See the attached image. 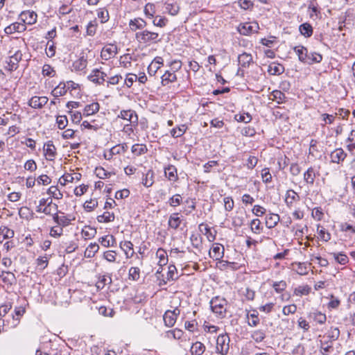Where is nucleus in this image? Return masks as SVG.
Here are the masks:
<instances>
[{
    "label": "nucleus",
    "mask_w": 355,
    "mask_h": 355,
    "mask_svg": "<svg viewBox=\"0 0 355 355\" xmlns=\"http://www.w3.org/2000/svg\"><path fill=\"white\" fill-rule=\"evenodd\" d=\"M269 285L272 290V293L277 295L281 302H286L291 299V295L288 291V283L286 280H271Z\"/></svg>",
    "instance_id": "nucleus-1"
},
{
    "label": "nucleus",
    "mask_w": 355,
    "mask_h": 355,
    "mask_svg": "<svg viewBox=\"0 0 355 355\" xmlns=\"http://www.w3.org/2000/svg\"><path fill=\"white\" fill-rule=\"evenodd\" d=\"M135 38L139 43L146 45L156 44L162 40L158 33L150 31L147 29L136 33Z\"/></svg>",
    "instance_id": "nucleus-2"
},
{
    "label": "nucleus",
    "mask_w": 355,
    "mask_h": 355,
    "mask_svg": "<svg viewBox=\"0 0 355 355\" xmlns=\"http://www.w3.org/2000/svg\"><path fill=\"white\" fill-rule=\"evenodd\" d=\"M210 307L214 313L220 318L225 317L227 311V301L224 298L215 297L210 301Z\"/></svg>",
    "instance_id": "nucleus-3"
},
{
    "label": "nucleus",
    "mask_w": 355,
    "mask_h": 355,
    "mask_svg": "<svg viewBox=\"0 0 355 355\" xmlns=\"http://www.w3.org/2000/svg\"><path fill=\"white\" fill-rule=\"evenodd\" d=\"M320 166H310L303 173V181L308 187H313L317 178L320 176Z\"/></svg>",
    "instance_id": "nucleus-4"
},
{
    "label": "nucleus",
    "mask_w": 355,
    "mask_h": 355,
    "mask_svg": "<svg viewBox=\"0 0 355 355\" xmlns=\"http://www.w3.org/2000/svg\"><path fill=\"white\" fill-rule=\"evenodd\" d=\"M259 25L256 21L240 23L237 26V31L242 35L249 36L257 33Z\"/></svg>",
    "instance_id": "nucleus-5"
},
{
    "label": "nucleus",
    "mask_w": 355,
    "mask_h": 355,
    "mask_svg": "<svg viewBox=\"0 0 355 355\" xmlns=\"http://www.w3.org/2000/svg\"><path fill=\"white\" fill-rule=\"evenodd\" d=\"M311 266V263L308 261H293L291 263L290 268L300 276H306L309 274Z\"/></svg>",
    "instance_id": "nucleus-6"
},
{
    "label": "nucleus",
    "mask_w": 355,
    "mask_h": 355,
    "mask_svg": "<svg viewBox=\"0 0 355 355\" xmlns=\"http://www.w3.org/2000/svg\"><path fill=\"white\" fill-rule=\"evenodd\" d=\"M300 201V195L293 189H288L284 196V202L288 209L295 208Z\"/></svg>",
    "instance_id": "nucleus-7"
},
{
    "label": "nucleus",
    "mask_w": 355,
    "mask_h": 355,
    "mask_svg": "<svg viewBox=\"0 0 355 355\" xmlns=\"http://www.w3.org/2000/svg\"><path fill=\"white\" fill-rule=\"evenodd\" d=\"M230 338L227 334H220L216 339L217 352L224 355L226 354L230 349Z\"/></svg>",
    "instance_id": "nucleus-8"
},
{
    "label": "nucleus",
    "mask_w": 355,
    "mask_h": 355,
    "mask_svg": "<svg viewBox=\"0 0 355 355\" xmlns=\"http://www.w3.org/2000/svg\"><path fill=\"white\" fill-rule=\"evenodd\" d=\"M347 157V153L341 147L335 148L329 154L330 162L340 166L343 165Z\"/></svg>",
    "instance_id": "nucleus-9"
},
{
    "label": "nucleus",
    "mask_w": 355,
    "mask_h": 355,
    "mask_svg": "<svg viewBox=\"0 0 355 355\" xmlns=\"http://www.w3.org/2000/svg\"><path fill=\"white\" fill-rule=\"evenodd\" d=\"M291 231L294 236L297 239L298 244L302 245L303 244L302 241L304 236L309 231L308 226L306 225L297 223L292 227Z\"/></svg>",
    "instance_id": "nucleus-10"
},
{
    "label": "nucleus",
    "mask_w": 355,
    "mask_h": 355,
    "mask_svg": "<svg viewBox=\"0 0 355 355\" xmlns=\"http://www.w3.org/2000/svg\"><path fill=\"white\" fill-rule=\"evenodd\" d=\"M340 335V331L339 328L338 327L331 326L327 329L322 338L324 341L333 343L339 338Z\"/></svg>",
    "instance_id": "nucleus-11"
},
{
    "label": "nucleus",
    "mask_w": 355,
    "mask_h": 355,
    "mask_svg": "<svg viewBox=\"0 0 355 355\" xmlns=\"http://www.w3.org/2000/svg\"><path fill=\"white\" fill-rule=\"evenodd\" d=\"M180 313V310L178 308H175L173 311H166L163 317L165 324L168 327H173L175 324L177 318Z\"/></svg>",
    "instance_id": "nucleus-12"
},
{
    "label": "nucleus",
    "mask_w": 355,
    "mask_h": 355,
    "mask_svg": "<svg viewBox=\"0 0 355 355\" xmlns=\"http://www.w3.org/2000/svg\"><path fill=\"white\" fill-rule=\"evenodd\" d=\"M308 317L311 318L316 325H323L326 323L327 320L326 313L318 309L309 313Z\"/></svg>",
    "instance_id": "nucleus-13"
},
{
    "label": "nucleus",
    "mask_w": 355,
    "mask_h": 355,
    "mask_svg": "<svg viewBox=\"0 0 355 355\" xmlns=\"http://www.w3.org/2000/svg\"><path fill=\"white\" fill-rule=\"evenodd\" d=\"M346 150L352 155L355 154V130L352 129L345 139Z\"/></svg>",
    "instance_id": "nucleus-14"
},
{
    "label": "nucleus",
    "mask_w": 355,
    "mask_h": 355,
    "mask_svg": "<svg viewBox=\"0 0 355 355\" xmlns=\"http://www.w3.org/2000/svg\"><path fill=\"white\" fill-rule=\"evenodd\" d=\"M224 247L220 243H214L209 250L210 257L214 260H219L223 257Z\"/></svg>",
    "instance_id": "nucleus-15"
},
{
    "label": "nucleus",
    "mask_w": 355,
    "mask_h": 355,
    "mask_svg": "<svg viewBox=\"0 0 355 355\" xmlns=\"http://www.w3.org/2000/svg\"><path fill=\"white\" fill-rule=\"evenodd\" d=\"M118 118H121L133 124H138V116L136 112L132 110L121 111Z\"/></svg>",
    "instance_id": "nucleus-16"
},
{
    "label": "nucleus",
    "mask_w": 355,
    "mask_h": 355,
    "mask_svg": "<svg viewBox=\"0 0 355 355\" xmlns=\"http://www.w3.org/2000/svg\"><path fill=\"white\" fill-rule=\"evenodd\" d=\"M246 216L247 214L244 209H237L232 217V225L236 227H241L245 223Z\"/></svg>",
    "instance_id": "nucleus-17"
},
{
    "label": "nucleus",
    "mask_w": 355,
    "mask_h": 355,
    "mask_svg": "<svg viewBox=\"0 0 355 355\" xmlns=\"http://www.w3.org/2000/svg\"><path fill=\"white\" fill-rule=\"evenodd\" d=\"M280 221V216L278 214L270 212L265 217V225L268 229L275 227Z\"/></svg>",
    "instance_id": "nucleus-18"
},
{
    "label": "nucleus",
    "mask_w": 355,
    "mask_h": 355,
    "mask_svg": "<svg viewBox=\"0 0 355 355\" xmlns=\"http://www.w3.org/2000/svg\"><path fill=\"white\" fill-rule=\"evenodd\" d=\"M117 53V47L114 44H108L104 46L101 51V56L105 60H108L115 56Z\"/></svg>",
    "instance_id": "nucleus-19"
},
{
    "label": "nucleus",
    "mask_w": 355,
    "mask_h": 355,
    "mask_svg": "<svg viewBox=\"0 0 355 355\" xmlns=\"http://www.w3.org/2000/svg\"><path fill=\"white\" fill-rule=\"evenodd\" d=\"M316 232L318 239L322 242H329L331 239V233L320 224L316 225Z\"/></svg>",
    "instance_id": "nucleus-20"
},
{
    "label": "nucleus",
    "mask_w": 355,
    "mask_h": 355,
    "mask_svg": "<svg viewBox=\"0 0 355 355\" xmlns=\"http://www.w3.org/2000/svg\"><path fill=\"white\" fill-rule=\"evenodd\" d=\"M87 78L91 82L98 85H101L105 81L103 76V71H100L98 69H93Z\"/></svg>",
    "instance_id": "nucleus-21"
},
{
    "label": "nucleus",
    "mask_w": 355,
    "mask_h": 355,
    "mask_svg": "<svg viewBox=\"0 0 355 355\" xmlns=\"http://www.w3.org/2000/svg\"><path fill=\"white\" fill-rule=\"evenodd\" d=\"M248 324L249 326L254 327L260 323L259 313L257 309H252L247 313Z\"/></svg>",
    "instance_id": "nucleus-22"
},
{
    "label": "nucleus",
    "mask_w": 355,
    "mask_h": 355,
    "mask_svg": "<svg viewBox=\"0 0 355 355\" xmlns=\"http://www.w3.org/2000/svg\"><path fill=\"white\" fill-rule=\"evenodd\" d=\"M146 25V21L139 17L130 19L129 21V27L132 31H136L137 30L142 31Z\"/></svg>",
    "instance_id": "nucleus-23"
},
{
    "label": "nucleus",
    "mask_w": 355,
    "mask_h": 355,
    "mask_svg": "<svg viewBox=\"0 0 355 355\" xmlns=\"http://www.w3.org/2000/svg\"><path fill=\"white\" fill-rule=\"evenodd\" d=\"M20 17L24 24H33L37 21V14L33 11H24L21 13Z\"/></svg>",
    "instance_id": "nucleus-24"
},
{
    "label": "nucleus",
    "mask_w": 355,
    "mask_h": 355,
    "mask_svg": "<svg viewBox=\"0 0 355 355\" xmlns=\"http://www.w3.org/2000/svg\"><path fill=\"white\" fill-rule=\"evenodd\" d=\"M26 28V27L24 24L15 22L6 26L4 31L7 35H11L15 32L21 33L24 31Z\"/></svg>",
    "instance_id": "nucleus-25"
},
{
    "label": "nucleus",
    "mask_w": 355,
    "mask_h": 355,
    "mask_svg": "<svg viewBox=\"0 0 355 355\" xmlns=\"http://www.w3.org/2000/svg\"><path fill=\"white\" fill-rule=\"evenodd\" d=\"M44 155L48 160H53L56 155V148L52 141H49L44 146Z\"/></svg>",
    "instance_id": "nucleus-26"
},
{
    "label": "nucleus",
    "mask_w": 355,
    "mask_h": 355,
    "mask_svg": "<svg viewBox=\"0 0 355 355\" xmlns=\"http://www.w3.org/2000/svg\"><path fill=\"white\" fill-rule=\"evenodd\" d=\"M311 292V287L308 284L300 285L293 289V294L296 297L309 295Z\"/></svg>",
    "instance_id": "nucleus-27"
},
{
    "label": "nucleus",
    "mask_w": 355,
    "mask_h": 355,
    "mask_svg": "<svg viewBox=\"0 0 355 355\" xmlns=\"http://www.w3.org/2000/svg\"><path fill=\"white\" fill-rule=\"evenodd\" d=\"M309 17L312 19H318L320 16V8L317 3L311 1L308 6Z\"/></svg>",
    "instance_id": "nucleus-28"
},
{
    "label": "nucleus",
    "mask_w": 355,
    "mask_h": 355,
    "mask_svg": "<svg viewBox=\"0 0 355 355\" xmlns=\"http://www.w3.org/2000/svg\"><path fill=\"white\" fill-rule=\"evenodd\" d=\"M238 62L241 67L245 68L253 62V58L250 53L244 52L239 55Z\"/></svg>",
    "instance_id": "nucleus-29"
},
{
    "label": "nucleus",
    "mask_w": 355,
    "mask_h": 355,
    "mask_svg": "<svg viewBox=\"0 0 355 355\" xmlns=\"http://www.w3.org/2000/svg\"><path fill=\"white\" fill-rule=\"evenodd\" d=\"M269 98L273 101L277 102L278 104L284 103L286 102L287 97L285 94L280 90H273L270 94Z\"/></svg>",
    "instance_id": "nucleus-30"
},
{
    "label": "nucleus",
    "mask_w": 355,
    "mask_h": 355,
    "mask_svg": "<svg viewBox=\"0 0 355 355\" xmlns=\"http://www.w3.org/2000/svg\"><path fill=\"white\" fill-rule=\"evenodd\" d=\"M299 31L306 38L311 37L313 33V28L309 22H304L299 26Z\"/></svg>",
    "instance_id": "nucleus-31"
},
{
    "label": "nucleus",
    "mask_w": 355,
    "mask_h": 355,
    "mask_svg": "<svg viewBox=\"0 0 355 355\" xmlns=\"http://www.w3.org/2000/svg\"><path fill=\"white\" fill-rule=\"evenodd\" d=\"M121 249L125 252L127 258H130L133 256L135 252L133 250V244L130 241H121L119 244Z\"/></svg>",
    "instance_id": "nucleus-32"
},
{
    "label": "nucleus",
    "mask_w": 355,
    "mask_h": 355,
    "mask_svg": "<svg viewBox=\"0 0 355 355\" xmlns=\"http://www.w3.org/2000/svg\"><path fill=\"white\" fill-rule=\"evenodd\" d=\"M284 71V67L283 66V64H279L278 62H271L269 66H268V72L270 74V75H273V76H275V75H280L282 73H283Z\"/></svg>",
    "instance_id": "nucleus-33"
},
{
    "label": "nucleus",
    "mask_w": 355,
    "mask_h": 355,
    "mask_svg": "<svg viewBox=\"0 0 355 355\" xmlns=\"http://www.w3.org/2000/svg\"><path fill=\"white\" fill-rule=\"evenodd\" d=\"M297 326L298 329L302 330L303 333H307L311 329L310 322L304 316L297 318Z\"/></svg>",
    "instance_id": "nucleus-34"
},
{
    "label": "nucleus",
    "mask_w": 355,
    "mask_h": 355,
    "mask_svg": "<svg viewBox=\"0 0 355 355\" xmlns=\"http://www.w3.org/2000/svg\"><path fill=\"white\" fill-rule=\"evenodd\" d=\"M300 62L305 63L308 55V49L302 45H298L293 49Z\"/></svg>",
    "instance_id": "nucleus-35"
},
{
    "label": "nucleus",
    "mask_w": 355,
    "mask_h": 355,
    "mask_svg": "<svg viewBox=\"0 0 355 355\" xmlns=\"http://www.w3.org/2000/svg\"><path fill=\"white\" fill-rule=\"evenodd\" d=\"M22 53L21 51H17L13 55L10 56L9 62H8L9 66V70L12 71L16 69L17 67L18 62L21 60Z\"/></svg>",
    "instance_id": "nucleus-36"
},
{
    "label": "nucleus",
    "mask_w": 355,
    "mask_h": 355,
    "mask_svg": "<svg viewBox=\"0 0 355 355\" xmlns=\"http://www.w3.org/2000/svg\"><path fill=\"white\" fill-rule=\"evenodd\" d=\"M249 227L252 232L255 234H260L263 230L262 223L259 218L252 219L249 224Z\"/></svg>",
    "instance_id": "nucleus-37"
},
{
    "label": "nucleus",
    "mask_w": 355,
    "mask_h": 355,
    "mask_svg": "<svg viewBox=\"0 0 355 355\" xmlns=\"http://www.w3.org/2000/svg\"><path fill=\"white\" fill-rule=\"evenodd\" d=\"M182 221V218L179 216L178 213L172 214L168 218V226L173 229H178Z\"/></svg>",
    "instance_id": "nucleus-38"
},
{
    "label": "nucleus",
    "mask_w": 355,
    "mask_h": 355,
    "mask_svg": "<svg viewBox=\"0 0 355 355\" xmlns=\"http://www.w3.org/2000/svg\"><path fill=\"white\" fill-rule=\"evenodd\" d=\"M322 58H323L322 55L320 53H317V52H311L310 53H308L305 64H313L315 63H320L322 62Z\"/></svg>",
    "instance_id": "nucleus-39"
},
{
    "label": "nucleus",
    "mask_w": 355,
    "mask_h": 355,
    "mask_svg": "<svg viewBox=\"0 0 355 355\" xmlns=\"http://www.w3.org/2000/svg\"><path fill=\"white\" fill-rule=\"evenodd\" d=\"M355 20V10L353 8H347L343 16V20L342 23L343 26H345L346 24H350L351 22H354Z\"/></svg>",
    "instance_id": "nucleus-40"
},
{
    "label": "nucleus",
    "mask_w": 355,
    "mask_h": 355,
    "mask_svg": "<svg viewBox=\"0 0 355 355\" xmlns=\"http://www.w3.org/2000/svg\"><path fill=\"white\" fill-rule=\"evenodd\" d=\"M334 351L333 343H328L327 341H320L319 352L322 355H329Z\"/></svg>",
    "instance_id": "nucleus-41"
},
{
    "label": "nucleus",
    "mask_w": 355,
    "mask_h": 355,
    "mask_svg": "<svg viewBox=\"0 0 355 355\" xmlns=\"http://www.w3.org/2000/svg\"><path fill=\"white\" fill-rule=\"evenodd\" d=\"M328 298L329 299V301L327 304V309L329 311L338 309L341 304V300L339 297L335 296L334 294H330Z\"/></svg>",
    "instance_id": "nucleus-42"
},
{
    "label": "nucleus",
    "mask_w": 355,
    "mask_h": 355,
    "mask_svg": "<svg viewBox=\"0 0 355 355\" xmlns=\"http://www.w3.org/2000/svg\"><path fill=\"white\" fill-rule=\"evenodd\" d=\"M164 173L166 177L170 180L175 182L178 179V173L176 168L173 165H168L164 168Z\"/></svg>",
    "instance_id": "nucleus-43"
},
{
    "label": "nucleus",
    "mask_w": 355,
    "mask_h": 355,
    "mask_svg": "<svg viewBox=\"0 0 355 355\" xmlns=\"http://www.w3.org/2000/svg\"><path fill=\"white\" fill-rule=\"evenodd\" d=\"M81 178V174L80 173H66L63 175L60 179V182L62 185H65L67 182H72L74 180H80Z\"/></svg>",
    "instance_id": "nucleus-44"
},
{
    "label": "nucleus",
    "mask_w": 355,
    "mask_h": 355,
    "mask_svg": "<svg viewBox=\"0 0 355 355\" xmlns=\"http://www.w3.org/2000/svg\"><path fill=\"white\" fill-rule=\"evenodd\" d=\"M275 119L287 121L289 119L288 110H282L280 107H277V110H275L272 112Z\"/></svg>",
    "instance_id": "nucleus-45"
},
{
    "label": "nucleus",
    "mask_w": 355,
    "mask_h": 355,
    "mask_svg": "<svg viewBox=\"0 0 355 355\" xmlns=\"http://www.w3.org/2000/svg\"><path fill=\"white\" fill-rule=\"evenodd\" d=\"M67 92V85L64 83H60L57 87H55L51 92V95L54 97L58 98L64 96Z\"/></svg>",
    "instance_id": "nucleus-46"
},
{
    "label": "nucleus",
    "mask_w": 355,
    "mask_h": 355,
    "mask_svg": "<svg viewBox=\"0 0 355 355\" xmlns=\"http://www.w3.org/2000/svg\"><path fill=\"white\" fill-rule=\"evenodd\" d=\"M14 231L12 230L9 229L7 227H0V243H1L3 240L7 239H11L14 236Z\"/></svg>",
    "instance_id": "nucleus-47"
},
{
    "label": "nucleus",
    "mask_w": 355,
    "mask_h": 355,
    "mask_svg": "<svg viewBox=\"0 0 355 355\" xmlns=\"http://www.w3.org/2000/svg\"><path fill=\"white\" fill-rule=\"evenodd\" d=\"M331 254L338 263L346 265L349 262V258L344 252H332Z\"/></svg>",
    "instance_id": "nucleus-48"
},
{
    "label": "nucleus",
    "mask_w": 355,
    "mask_h": 355,
    "mask_svg": "<svg viewBox=\"0 0 355 355\" xmlns=\"http://www.w3.org/2000/svg\"><path fill=\"white\" fill-rule=\"evenodd\" d=\"M100 105L98 103H92L85 106L83 115L89 116L98 112Z\"/></svg>",
    "instance_id": "nucleus-49"
},
{
    "label": "nucleus",
    "mask_w": 355,
    "mask_h": 355,
    "mask_svg": "<svg viewBox=\"0 0 355 355\" xmlns=\"http://www.w3.org/2000/svg\"><path fill=\"white\" fill-rule=\"evenodd\" d=\"M99 245L96 243H90L85 251V257L92 258L98 251Z\"/></svg>",
    "instance_id": "nucleus-50"
},
{
    "label": "nucleus",
    "mask_w": 355,
    "mask_h": 355,
    "mask_svg": "<svg viewBox=\"0 0 355 355\" xmlns=\"http://www.w3.org/2000/svg\"><path fill=\"white\" fill-rule=\"evenodd\" d=\"M336 115L330 114L328 113H323L320 115L321 121H322V126H325L327 125L333 124L336 120Z\"/></svg>",
    "instance_id": "nucleus-51"
},
{
    "label": "nucleus",
    "mask_w": 355,
    "mask_h": 355,
    "mask_svg": "<svg viewBox=\"0 0 355 355\" xmlns=\"http://www.w3.org/2000/svg\"><path fill=\"white\" fill-rule=\"evenodd\" d=\"M297 311V306L295 304H289L284 305L282 307V313L284 316H288L289 315H294Z\"/></svg>",
    "instance_id": "nucleus-52"
},
{
    "label": "nucleus",
    "mask_w": 355,
    "mask_h": 355,
    "mask_svg": "<svg viewBox=\"0 0 355 355\" xmlns=\"http://www.w3.org/2000/svg\"><path fill=\"white\" fill-rule=\"evenodd\" d=\"M154 173L151 169H149L142 178V184L146 187H150L153 185Z\"/></svg>",
    "instance_id": "nucleus-53"
},
{
    "label": "nucleus",
    "mask_w": 355,
    "mask_h": 355,
    "mask_svg": "<svg viewBox=\"0 0 355 355\" xmlns=\"http://www.w3.org/2000/svg\"><path fill=\"white\" fill-rule=\"evenodd\" d=\"M162 83L163 85H166L170 83H173L176 80V75L174 72H170L166 71L164 74L162 76Z\"/></svg>",
    "instance_id": "nucleus-54"
},
{
    "label": "nucleus",
    "mask_w": 355,
    "mask_h": 355,
    "mask_svg": "<svg viewBox=\"0 0 355 355\" xmlns=\"http://www.w3.org/2000/svg\"><path fill=\"white\" fill-rule=\"evenodd\" d=\"M276 303L269 302L259 306V310L266 314H269L275 310Z\"/></svg>",
    "instance_id": "nucleus-55"
},
{
    "label": "nucleus",
    "mask_w": 355,
    "mask_h": 355,
    "mask_svg": "<svg viewBox=\"0 0 355 355\" xmlns=\"http://www.w3.org/2000/svg\"><path fill=\"white\" fill-rule=\"evenodd\" d=\"M82 236L85 239H90L94 238L96 234V230L90 226H85L82 230Z\"/></svg>",
    "instance_id": "nucleus-56"
},
{
    "label": "nucleus",
    "mask_w": 355,
    "mask_h": 355,
    "mask_svg": "<svg viewBox=\"0 0 355 355\" xmlns=\"http://www.w3.org/2000/svg\"><path fill=\"white\" fill-rule=\"evenodd\" d=\"M251 338L256 343H261L266 338V332L263 329H256L252 332Z\"/></svg>",
    "instance_id": "nucleus-57"
},
{
    "label": "nucleus",
    "mask_w": 355,
    "mask_h": 355,
    "mask_svg": "<svg viewBox=\"0 0 355 355\" xmlns=\"http://www.w3.org/2000/svg\"><path fill=\"white\" fill-rule=\"evenodd\" d=\"M115 218L114 214L112 212L105 211L102 215L97 216V220L99 223H109L114 221Z\"/></svg>",
    "instance_id": "nucleus-58"
},
{
    "label": "nucleus",
    "mask_w": 355,
    "mask_h": 355,
    "mask_svg": "<svg viewBox=\"0 0 355 355\" xmlns=\"http://www.w3.org/2000/svg\"><path fill=\"white\" fill-rule=\"evenodd\" d=\"M217 232L214 227H209L207 225L205 227V236L209 242H214L216 239Z\"/></svg>",
    "instance_id": "nucleus-59"
},
{
    "label": "nucleus",
    "mask_w": 355,
    "mask_h": 355,
    "mask_svg": "<svg viewBox=\"0 0 355 355\" xmlns=\"http://www.w3.org/2000/svg\"><path fill=\"white\" fill-rule=\"evenodd\" d=\"M101 245L105 248L113 246L115 243V238L112 235H107L99 239Z\"/></svg>",
    "instance_id": "nucleus-60"
},
{
    "label": "nucleus",
    "mask_w": 355,
    "mask_h": 355,
    "mask_svg": "<svg viewBox=\"0 0 355 355\" xmlns=\"http://www.w3.org/2000/svg\"><path fill=\"white\" fill-rule=\"evenodd\" d=\"M339 227L342 232H349L352 234H355V225H353L348 222L341 223Z\"/></svg>",
    "instance_id": "nucleus-61"
},
{
    "label": "nucleus",
    "mask_w": 355,
    "mask_h": 355,
    "mask_svg": "<svg viewBox=\"0 0 355 355\" xmlns=\"http://www.w3.org/2000/svg\"><path fill=\"white\" fill-rule=\"evenodd\" d=\"M324 214L320 207H314L311 211V217L316 221H321L324 218Z\"/></svg>",
    "instance_id": "nucleus-62"
},
{
    "label": "nucleus",
    "mask_w": 355,
    "mask_h": 355,
    "mask_svg": "<svg viewBox=\"0 0 355 355\" xmlns=\"http://www.w3.org/2000/svg\"><path fill=\"white\" fill-rule=\"evenodd\" d=\"M261 180L263 183L268 184L272 180V176L270 172V168L268 167L263 168L261 171Z\"/></svg>",
    "instance_id": "nucleus-63"
},
{
    "label": "nucleus",
    "mask_w": 355,
    "mask_h": 355,
    "mask_svg": "<svg viewBox=\"0 0 355 355\" xmlns=\"http://www.w3.org/2000/svg\"><path fill=\"white\" fill-rule=\"evenodd\" d=\"M156 256L159 258V265L164 266L168 261L167 254L162 248H159L156 252Z\"/></svg>",
    "instance_id": "nucleus-64"
}]
</instances>
